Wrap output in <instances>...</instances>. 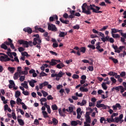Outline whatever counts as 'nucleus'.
<instances>
[{
    "label": "nucleus",
    "instance_id": "4468645a",
    "mask_svg": "<svg viewBox=\"0 0 126 126\" xmlns=\"http://www.w3.org/2000/svg\"><path fill=\"white\" fill-rule=\"evenodd\" d=\"M23 31L25 32H27L29 34H31L32 33V29L30 28H26L23 29Z\"/></svg>",
    "mask_w": 126,
    "mask_h": 126
},
{
    "label": "nucleus",
    "instance_id": "5fc2aeb1",
    "mask_svg": "<svg viewBox=\"0 0 126 126\" xmlns=\"http://www.w3.org/2000/svg\"><path fill=\"white\" fill-rule=\"evenodd\" d=\"M97 123V119H94L92 123V126H95V124Z\"/></svg>",
    "mask_w": 126,
    "mask_h": 126
},
{
    "label": "nucleus",
    "instance_id": "a211bd4d",
    "mask_svg": "<svg viewBox=\"0 0 126 126\" xmlns=\"http://www.w3.org/2000/svg\"><path fill=\"white\" fill-rule=\"evenodd\" d=\"M56 67L59 69H61L63 68V67H64V64H63V63H59L57 65Z\"/></svg>",
    "mask_w": 126,
    "mask_h": 126
},
{
    "label": "nucleus",
    "instance_id": "69168bd1",
    "mask_svg": "<svg viewBox=\"0 0 126 126\" xmlns=\"http://www.w3.org/2000/svg\"><path fill=\"white\" fill-rule=\"evenodd\" d=\"M18 51H19V52H23L24 51H25V49H24V48H23V47H19L18 48Z\"/></svg>",
    "mask_w": 126,
    "mask_h": 126
},
{
    "label": "nucleus",
    "instance_id": "0e129e2a",
    "mask_svg": "<svg viewBox=\"0 0 126 126\" xmlns=\"http://www.w3.org/2000/svg\"><path fill=\"white\" fill-rule=\"evenodd\" d=\"M77 114H82V113H81V108H78L77 109Z\"/></svg>",
    "mask_w": 126,
    "mask_h": 126
},
{
    "label": "nucleus",
    "instance_id": "1a4fd4ad",
    "mask_svg": "<svg viewBox=\"0 0 126 126\" xmlns=\"http://www.w3.org/2000/svg\"><path fill=\"white\" fill-rule=\"evenodd\" d=\"M96 49L98 50L99 53H102V52H104V49L101 48V46H100V42H97L96 44Z\"/></svg>",
    "mask_w": 126,
    "mask_h": 126
},
{
    "label": "nucleus",
    "instance_id": "7c9ffc66",
    "mask_svg": "<svg viewBox=\"0 0 126 126\" xmlns=\"http://www.w3.org/2000/svg\"><path fill=\"white\" fill-rule=\"evenodd\" d=\"M106 119L104 117H101L100 119V122L101 124H106Z\"/></svg>",
    "mask_w": 126,
    "mask_h": 126
},
{
    "label": "nucleus",
    "instance_id": "cd10ccee",
    "mask_svg": "<svg viewBox=\"0 0 126 126\" xmlns=\"http://www.w3.org/2000/svg\"><path fill=\"white\" fill-rule=\"evenodd\" d=\"M86 101L84 99L82 100V102H78V105H80V106H84L86 104Z\"/></svg>",
    "mask_w": 126,
    "mask_h": 126
},
{
    "label": "nucleus",
    "instance_id": "aec40b11",
    "mask_svg": "<svg viewBox=\"0 0 126 126\" xmlns=\"http://www.w3.org/2000/svg\"><path fill=\"white\" fill-rule=\"evenodd\" d=\"M19 76H20V75L19 74V73H18V72H16L14 74V76H13V78L14 80H16L17 79H18V77H19Z\"/></svg>",
    "mask_w": 126,
    "mask_h": 126
},
{
    "label": "nucleus",
    "instance_id": "dca6fc26",
    "mask_svg": "<svg viewBox=\"0 0 126 126\" xmlns=\"http://www.w3.org/2000/svg\"><path fill=\"white\" fill-rule=\"evenodd\" d=\"M21 85L22 86H23V87H24V88H26V89H28V88H29L28 82H27V81H24V83H23L21 84Z\"/></svg>",
    "mask_w": 126,
    "mask_h": 126
},
{
    "label": "nucleus",
    "instance_id": "bf43d9fd",
    "mask_svg": "<svg viewBox=\"0 0 126 126\" xmlns=\"http://www.w3.org/2000/svg\"><path fill=\"white\" fill-rule=\"evenodd\" d=\"M108 42H110L111 43H114V42H115V40L112 37H109V39H108Z\"/></svg>",
    "mask_w": 126,
    "mask_h": 126
},
{
    "label": "nucleus",
    "instance_id": "8fccbe9b",
    "mask_svg": "<svg viewBox=\"0 0 126 126\" xmlns=\"http://www.w3.org/2000/svg\"><path fill=\"white\" fill-rule=\"evenodd\" d=\"M22 93L25 96H28L29 95V92L28 91H24Z\"/></svg>",
    "mask_w": 126,
    "mask_h": 126
},
{
    "label": "nucleus",
    "instance_id": "f257e3e1",
    "mask_svg": "<svg viewBox=\"0 0 126 126\" xmlns=\"http://www.w3.org/2000/svg\"><path fill=\"white\" fill-rule=\"evenodd\" d=\"M82 12L85 13L88 15L91 14V10H93V12L95 13H101L102 11L100 10V7H98L94 4H91L90 6L87 5V3H84L82 6Z\"/></svg>",
    "mask_w": 126,
    "mask_h": 126
},
{
    "label": "nucleus",
    "instance_id": "b1692460",
    "mask_svg": "<svg viewBox=\"0 0 126 126\" xmlns=\"http://www.w3.org/2000/svg\"><path fill=\"white\" fill-rule=\"evenodd\" d=\"M18 122L19 123L20 126H24V121L22 119H18Z\"/></svg>",
    "mask_w": 126,
    "mask_h": 126
},
{
    "label": "nucleus",
    "instance_id": "6e6d98bb",
    "mask_svg": "<svg viewBox=\"0 0 126 126\" xmlns=\"http://www.w3.org/2000/svg\"><path fill=\"white\" fill-rule=\"evenodd\" d=\"M108 27L109 26H104L100 30V31H104L106 30V29H107Z\"/></svg>",
    "mask_w": 126,
    "mask_h": 126
},
{
    "label": "nucleus",
    "instance_id": "3c124183",
    "mask_svg": "<svg viewBox=\"0 0 126 126\" xmlns=\"http://www.w3.org/2000/svg\"><path fill=\"white\" fill-rule=\"evenodd\" d=\"M72 78L74 79H78V78H79V76L78 75L74 74L72 76Z\"/></svg>",
    "mask_w": 126,
    "mask_h": 126
},
{
    "label": "nucleus",
    "instance_id": "774afa93",
    "mask_svg": "<svg viewBox=\"0 0 126 126\" xmlns=\"http://www.w3.org/2000/svg\"><path fill=\"white\" fill-rule=\"evenodd\" d=\"M40 102H46L47 99L46 98H42L40 99Z\"/></svg>",
    "mask_w": 126,
    "mask_h": 126
},
{
    "label": "nucleus",
    "instance_id": "2f4dec72",
    "mask_svg": "<svg viewBox=\"0 0 126 126\" xmlns=\"http://www.w3.org/2000/svg\"><path fill=\"white\" fill-rule=\"evenodd\" d=\"M120 92L121 93H124V92L126 91V88H124L123 86H120Z\"/></svg>",
    "mask_w": 126,
    "mask_h": 126
},
{
    "label": "nucleus",
    "instance_id": "6ab92c4d",
    "mask_svg": "<svg viewBox=\"0 0 126 126\" xmlns=\"http://www.w3.org/2000/svg\"><path fill=\"white\" fill-rule=\"evenodd\" d=\"M22 72H23V71H22V68L21 67H17V72H18V73H19V74L20 75H22Z\"/></svg>",
    "mask_w": 126,
    "mask_h": 126
},
{
    "label": "nucleus",
    "instance_id": "58836bf2",
    "mask_svg": "<svg viewBox=\"0 0 126 126\" xmlns=\"http://www.w3.org/2000/svg\"><path fill=\"white\" fill-rule=\"evenodd\" d=\"M60 20L61 21V22H62V23H64V24H68V22H69L68 21H64L62 18H60Z\"/></svg>",
    "mask_w": 126,
    "mask_h": 126
},
{
    "label": "nucleus",
    "instance_id": "052dcab7",
    "mask_svg": "<svg viewBox=\"0 0 126 126\" xmlns=\"http://www.w3.org/2000/svg\"><path fill=\"white\" fill-rule=\"evenodd\" d=\"M22 56H23V57H27L28 56V53L26 52H22Z\"/></svg>",
    "mask_w": 126,
    "mask_h": 126
},
{
    "label": "nucleus",
    "instance_id": "4c0bfd02",
    "mask_svg": "<svg viewBox=\"0 0 126 126\" xmlns=\"http://www.w3.org/2000/svg\"><path fill=\"white\" fill-rule=\"evenodd\" d=\"M110 80L112 81V84L116 83L117 82V80L114 77H110Z\"/></svg>",
    "mask_w": 126,
    "mask_h": 126
},
{
    "label": "nucleus",
    "instance_id": "20e7f679",
    "mask_svg": "<svg viewBox=\"0 0 126 126\" xmlns=\"http://www.w3.org/2000/svg\"><path fill=\"white\" fill-rule=\"evenodd\" d=\"M48 30H50L51 31H54V32L58 31V29H57L56 26L52 24L48 25Z\"/></svg>",
    "mask_w": 126,
    "mask_h": 126
},
{
    "label": "nucleus",
    "instance_id": "c9c22d12",
    "mask_svg": "<svg viewBox=\"0 0 126 126\" xmlns=\"http://www.w3.org/2000/svg\"><path fill=\"white\" fill-rule=\"evenodd\" d=\"M18 42L20 45H24V44H26V41L23 40H19L18 41Z\"/></svg>",
    "mask_w": 126,
    "mask_h": 126
},
{
    "label": "nucleus",
    "instance_id": "4d7b16f0",
    "mask_svg": "<svg viewBox=\"0 0 126 126\" xmlns=\"http://www.w3.org/2000/svg\"><path fill=\"white\" fill-rule=\"evenodd\" d=\"M73 29H75L77 30H78V29H79L80 27L78 25H76L75 26L73 27Z\"/></svg>",
    "mask_w": 126,
    "mask_h": 126
},
{
    "label": "nucleus",
    "instance_id": "ea45409f",
    "mask_svg": "<svg viewBox=\"0 0 126 126\" xmlns=\"http://www.w3.org/2000/svg\"><path fill=\"white\" fill-rule=\"evenodd\" d=\"M111 35L113 38H120V35L118 33H113Z\"/></svg>",
    "mask_w": 126,
    "mask_h": 126
},
{
    "label": "nucleus",
    "instance_id": "c03bdc74",
    "mask_svg": "<svg viewBox=\"0 0 126 126\" xmlns=\"http://www.w3.org/2000/svg\"><path fill=\"white\" fill-rule=\"evenodd\" d=\"M19 80L21 82H23L24 80H25V76L24 75L20 76Z\"/></svg>",
    "mask_w": 126,
    "mask_h": 126
},
{
    "label": "nucleus",
    "instance_id": "2eb2a0df",
    "mask_svg": "<svg viewBox=\"0 0 126 126\" xmlns=\"http://www.w3.org/2000/svg\"><path fill=\"white\" fill-rule=\"evenodd\" d=\"M122 31L121 30H118L117 29H111V34H116V33H118L119 32V33H120V32Z\"/></svg>",
    "mask_w": 126,
    "mask_h": 126
},
{
    "label": "nucleus",
    "instance_id": "f8f14e48",
    "mask_svg": "<svg viewBox=\"0 0 126 126\" xmlns=\"http://www.w3.org/2000/svg\"><path fill=\"white\" fill-rule=\"evenodd\" d=\"M85 87H86V85L84 84L83 87L80 88V91H81V92H88V89L85 88Z\"/></svg>",
    "mask_w": 126,
    "mask_h": 126
},
{
    "label": "nucleus",
    "instance_id": "49530a36",
    "mask_svg": "<svg viewBox=\"0 0 126 126\" xmlns=\"http://www.w3.org/2000/svg\"><path fill=\"white\" fill-rule=\"evenodd\" d=\"M21 105H22V108L24 109V110H27V107L26 106V105H25V103L24 102L21 103Z\"/></svg>",
    "mask_w": 126,
    "mask_h": 126
},
{
    "label": "nucleus",
    "instance_id": "e2e57ef3",
    "mask_svg": "<svg viewBox=\"0 0 126 126\" xmlns=\"http://www.w3.org/2000/svg\"><path fill=\"white\" fill-rule=\"evenodd\" d=\"M47 99L48 100H53L54 99V97H53V96H52L51 95H48L47 97Z\"/></svg>",
    "mask_w": 126,
    "mask_h": 126
},
{
    "label": "nucleus",
    "instance_id": "c756f323",
    "mask_svg": "<svg viewBox=\"0 0 126 126\" xmlns=\"http://www.w3.org/2000/svg\"><path fill=\"white\" fill-rule=\"evenodd\" d=\"M20 95H21V93H20V92L19 91H17L15 95L16 98H18Z\"/></svg>",
    "mask_w": 126,
    "mask_h": 126
},
{
    "label": "nucleus",
    "instance_id": "9b49d317",
    "mask_svg": "<svg viewBox=\"0 0 126 126\" xmlns=\"http://www.w3.org/2000/svg\"><path fill=\"white\" fill-rule=\"evenodd\" d=\"M58 63H61V60H52L50 62V65H56Z\"/></svg>",
    "mask_w": 126,
    "mask_h": 126
},
{
    "label": "nucleus",
    "instance_id": "72a5a7b5",
    "mask_svg": "<svg viewBox=\"0 0 126 126\" xmlns=\"http://www.w3.org/2000/svg\"><path fill=\"white\" fill-rule=\"evenodd\" d=\"M51 108L53 111H57V110H58V106L56 104L52 105L51 106Z\"/></svg>",
    "mask_w": 126,
    "mask_h": 126
},
{
    "label": "nucleus",
    "instance_id": "ddd939ff",
    "mask_svg": "<svg viewBox=\"0 0 126 126\" xmlns=\"http://www.w3.org/2000/svg\"><path fill=\"white\" fill-rule=\"evenodd\" d=\"M28 82L31 87H34L35 86V83L37 82V81L32 79L31 81H28Z\"/></svg>",
    "mask_w": 126,
    "mask_h": 126
},
{
    "label": "nucleus",
    "instance_id": "a18cd8bd",
    "mask_svg": "<svg viewBox=\"0 0 126 126\" xmlns=\"http://www.w3.org/2000/svg\"><path fill=\"white\" fill-rule=\"evenodd\" d=\"M43 116L44 118H48V113L46 111H42Z\"/></svg>",
    "mask_w": 126,
    "mask_h": 126
},
{
    "label": "nucleus",
    "instance_id": "13d9d810",
    "mask_svg": "<svg viewBox=\"0 0 126 126\" xmlns=\"http://www.w3.org/2000/svg\"><path fill=\"white\" fill-rule=\"evenodd\" d=\"M17 101L18 104V103H19L20 104H21V103H23V102H22V99H21L19 97L17 98Z\"/></svg>",
    "mask_w": 126,
    "mask_h": 126
},
{
    "label": "nucleus",
    "instance_id": "864d4df0",
    "mask_svg": "<svg viewBox=\"0 0 126 126\" xmlns=\"http://www.w3.org/2000/svg\"><path fill=\"white\" fill-rule=\"evenodd\" d=\"M88 69H89L90 71H93L94 67H93V66H90L88 67Z\"/></svg>",
    "mask_w": 126,
    "mask_h": 126
},
{
    "label": "nucleus",
    "instance_id": "79ce46f5",
    "mask_svg": "<svg viewBox=\"0 0 126 126\" xmlns=\"http://www.w3.org/2000/svg\"><path fill=\"white\" fill-rule=\"evenodd\" d=\"M41 93L43 94V97H47L48 96V93L45 91H41Z\"/></svg>",
    "mask_w": 126,
    "mask_h": 126
},
{
    "label": "nucleus",
    "instance_id": "9d476101",
    "mask_svg": "<svg viewBox=\"0 0 126 126\" xmlns=\"http://www.w3.org/2000/svg\"><path fill=\"white\" fill-rule=\"evenodd\" d=\"M112 108H113L114 111H117L118 108L119 110H121V109H122V106H121L120 103H116L115 105L112 106Z\"/></svg>",
    "mask_w": 126,
    "mask_h": 126
},
{
    "label": "nucleus",
    "instance_id": "7ed1b4c3",
    "mask_svg": "<svg viewBox=\"0 0 126 126\" xmlns=\"http://www.w3.org/2000/svg\"><path fill=\"white\" fill-rule=\"evenodd\" d=\"M33 37H36V38H34L33 39V45H34V46H36V45H37L36 41H38V43H42V40L40 39V36L38 34L33 35Z\"/></svg>",
    "mask_w": 126,
    "mask_h": 126
},
{
    "label": "nucleus",
    "instance_id": "39448f33",
    "mask_svg": "<svg viewBox=\"0 0 126 126\" xmlns=\"http://www.w3.org/2000/svg\"><path fill=\"white\" fill-rule=\"evenodd\" d=\"M120 34L122 36V37H121V42H122V43H123V44H126L125 41L126 39V32L124 33L123 32V30H121Z\"/></svg>",
    "mask_w": 126,
    "mask_h": 126
},
{
    "label": "nucleus",
    "instance_id": "473e14b6",
    "mask_svg": "<svg viewBox=\"0 0 126 126\" xmlns=\"http://www.w3.org/2000/svg\"><path fill=\"white\" fill-rule=\"evenodd\" d=\"M86 110L88 111L86 113H89L90 115V113H92V112H93V109L91 108V107H87L86 108Z\"/></svg>",
    "mask_w": 126,
    "mask_h": 126
},
{
    "label": "nucleus",
    "instance_id": "5701e85b",
    "mask_svg": "<svg viewBox=\"0 0 126 126\" xmlns=\"http://www.w3.org/2000/svg\"><path fill=\"white\" fill-rule=\"evenodd\" d=\"M8 70L10 72V73H13L15 70V68L12 67H8Z\"/></svg>",
    "mask_w": 126,
    "mask_h": 126
},
{
    "label": "nucleus",
    "instance_id": "412c9836",
    "mask_svg": "<svg viewBox=\"0 0 126 126\" xmlns=\"http://www.w3.org/2000/svg\"><path fill=\"white\" fill-rule=\"evenodd\" d=\"M106 121L108 122V123H109L115 122V119H114L113 117H112V116L110 118H107Z\"/></svg>",
    "mask_w": 126,
    "mask_h": 126
},
{
    "label": "nucleus",
    "instance_id": "f3484780",
    "mask_svg": "<svg viewBox=\"0 0 126 126\" xmlns=\"http://www.w3.org/2000/svg\"><path fill=\"white\" fill-rule=\"evenodd\" d=\"M35 30H38L39 31V32H41V33H44L45 32V30L41 28H38V26H35L34 27Z\"/></svg>",
    "mask_w": 126,
    "mask_h": 126
},
{
    "label": "nucleus",
    "instance_id": "423d86ee",
    "mask_svg": "<svg viewBox=\"0 0 126 126\" xmlns=\"http://www.w3.org/2000/svg\"><path fill=\"white\" fill-rule=\"evenodd\" d=\"M0 60L1 61V62H8L10 61V59L9 58H8V56L6 55H3V56H2L0 57Z\"/></svg>",
    "mask_w": 126,
    "mask_h": 126
},
{
    "label": "nucleus",
    "instance_id": "37998d69",
    "mask_svg": "<svg viewBox=\"0 0 126 126\" xmlns=\"http://www.w3.org/2000/svg\"><path fill=\"white\" fill-rule=\"evenodd\" d=\"M10 104L11 105V106L13 108L14 107V105H15V101L14 100H10Z\"/></svg>",
    "mask_w": 126,
    "mask_h": 126
},
{
    "label": "nucleus",
    "instance_id": "09e8293b",
    "mask_svg": "<svg viewBox=\"0 0 126 126\" xmlns=\"http://www.w3.org/2000/svg\"><path fill=\"white\" fill-rule=\"evenodd\" d=\"M9 82L10 83V85H12V86L15 87V84L14 83V82L13 80H10Z\"/></svg>",
    "mask_w": 126,
    "mask_h": 126
},
{
    "label": "nucleus",
    "instance_id": "f03ea898",
    "mask_svg": "<svg viewBox=\"0 0 126 126\" xmlns=\"http://www.w3.org/2000/svg\"><path fill=\"white\" fill-rule=\"evenodd\" d=\"M1 48H2V49H4V50H7L8 52H7L6 54L11 59H13V56H14V57H16V53L10 52L11 51L10 48L7 49V46L5 44H4V43H3L1 45Z\"/></svg>",
    "mask_w": 126,
    "mask_h": 126
},
{
    "label": "nucleus",
    "instance_id": "a19ab883",
    "mask_svg": "<svg viewBox=\"0 0 126 126\" xmlns=\"http://www.w3.org/2000/svg\"><path fill=\"white\" fill-rule=\"evenodd\" d=\"M67 112H69L70 113H72L73 112V107L70 106L69 107L68 109H66Z\"/></svg>",
    "mask_w": 126,
    "mask_h": 126
},
{
    "label": "nucleus",
    "instance_id": "603ef678",
    "mask_svg": "<svg viewBox=\"0 0 126 126\" xmlns=\"http://www.w3.org/2000/svg\"><path fill=\"white\" fill-rule=\"evenodd\" d=\"M88 48L93 49V50H95V45L90 44V45H88Z\"/></svg>",
    "mask_w": 126,
    "mask_h": 126
},
{
    "label": "nucleus",
    "instance_id": "f704fd0d",
    "mask_svg": "<svg viewBox=\"0 0 126 126\" xmlns=\"http://www.w3.org/2000/svg\"><path fill=\"white\" fill-rule=\"evenodd\" d=\"M52 122L54 124V126H57L58 125V120H57L56 118H54L52 119Z\"/></svg>",
    "mask_w": 126,
    "mask_h": 126
},
{
    "label": "nucleus",
    "instance_id": "de8ad7c7",
    "mask_svg": "<svg viewBox=\"0 0 126 126\" xmlns=\"http://www.w3.org/2000/svg\"><path fill=\"white\" fill-rule=\"evenodd\" d=\"M121 119L119 117H115L114 119V122L116 123H119V122H121Z\"/></svg>",
    "mask_w": 126,
    "mask_h": 126
},
{
    "label": "nucleus",
    "instance_id": "bb28decb",
    "mask_svg": "<svg viewBox=\"0 0 126 126\" xmlns=\"http://www.w3.org/2000/svg\"><path fill=\"white\" fill-rule=\"evenodd\" d=\"M108 75H110V76H115V75H117L118 73L113 72V71H110L108 73Z\"/></svg>",
    "mask_w": 126,
    "mask_h": 126
},
{
    "label": "nucleus",
    "instance_id": "4be33fe9",
    "mask_svg": "<svg viewBox=\"0 0 126 126\" xmlns=\"http://www.w3.org/2000/svg\"><path fill=\"white\" fill-rule=\"evenodd\" d=\"M8 42L5 41L4 43L6 44V45H7V46H10V45L12 43V40H11V39H10V38H8Z\"/></svg>",
    "mask_w": 126,
    "mask_h": 126
},
{
    "label": "nucleus",
    "instance_id": "338daca9",
    "mask_svg": "<svg viewBox=\"0 0 126 126\" xmlns=\"http://www.w3.org/2000/svg\"><path fill=\"white\" fill-rule=\"evenodd\" d=\"M84 126H90V123L89 122H84Z\"/></svg>",
    "mask_w": 126,
    "mask_h": 126
},
{
    "label": "nucleus",
    "instance_id": "680f3d73",
    "mask_svg": "<svg viewBox=\"0 0 126 126\" xmlns=\"http://www.w3.org/2000/svg\"><path fill=\"white\" fill-rule=\"evenodd\" d=\"M108 94H106L105 95V94H101V98L102 99H106V98H108Z\"/></svg>",
    "mask_w": 126,
    "mask_h": 126
},
{
    "label": "nucleus",
    "instance_id": "0eeeda50",
    "mask_svg": "<svg viewBox=\"0 0 126 126\" xmlns=\"http://www.w3.org/2000/svg\"><path fill=\"white\" fill-rule=\"evenodd\" d=\"M90 114H89V112H86L85 114V119L86 122L87 123H91V118H90Z\"/></svg>",
    "mask_w": 126,
    "mask_h": 126
},
{
    "label": "nucleus",
    "instance_id": "e433bc0d",
    "mask_svg": "<svg viewBox=\"0 0 126 126\" xmlns=\"http://www.w3.org/2000/svg\"><path fill=\"white\" fill-rule=\"evenodd\" d=\"M101 86L104 90H107V89H108V87L105 83H103L101 85Z\"/></svg>",
    "mask_w": 126,
    "mask_h": 126
},
{
    "label": "nucleus",
    "instance_id": "393cba45",
    "mask_svg": "<svg viewBox=\"0 0 126 126\" xmlns=\"http://www.w3.org/2000/svg\"><path fill=\"white\" fill-rule=\"evenodd\" d=\"M67 33L66 32H60L59 37H64V36L66 35Z\"/></svg>",
    "mask_w": 126,
    "mask_h": 126
},
{
    "label": "nucleus",
    "instance_id": "c85d7f7f",
    "mask_svg": "<svg viewBox=\"0 0 126 126\" xmlns=\"http://www.w3.org/2000/svg\"><path fill=\"white\" fill-rule=\"evenodd\" d=\"M80 52L81 53H83V54H84V53H85L86 51V48H85V47H81L79 50Z\"/></svg>",
    "mask_w": 126,
    "mask_h": 126
},
{
    "label": "nucleus",
    "instance_id": "6e6552de",
    "mask_svg": "<svg viewBox=\"0 0 126 126\" xmlns=\"http://www.w3.org/2000/svg\"><path fill=\"white\" fill-rule=\"evenodd\" d=\"M80 125V126H81L82 125V122H80L79 120L78 121H72L71 122V125L72 126H76L77 125Z\"/></svg>",
    "mask_w": 126,
    "mask_h": 126
},
{
    "label": "nucleus",
    "instance_id": "a878e982",
    "mask_svg": "<svg viewBox=\"0 0 126 126\" xmlns=\"http://www.w3.org/2000/svg\"><path fill=\"white\" fill-rule=\"evenodd\" d=\"M65 73L63 72L62 71H60L58 74H57V77H63V75H64Z\"/></svg>",
    "mask_w": 126,
    "mask_h": 126
}]
</instances>
